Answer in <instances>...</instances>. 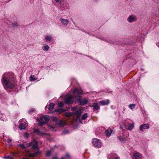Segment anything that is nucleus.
I'll use <instances>...</instances> for the list:
<instances>
[{"label": "nucleus", "instance_id": "obj_1", "mask_svg": "<svg viewBox=\"0 0 159 159\" xmlns=\"http://www.w3.org/2000/svg\"><path fill=\"white\" fill-rule=\"evenodd\" d=\"M72 93H74L73 96L68 94L66 95L65 99V102L66 104H69L72 103L73 101H76L75 97L76 94H82L83 93L82 90H79L77 88H75L73 90Z\"/></svg>", "mask_w": 159, "mask_h": 159}, {"label": "nucleus", "instance_id": "obj_2", "mask_svg": "<svg viewBox=\"0 0 159 159\" xmlns=\"http://www.w3.org/2000/svg\"><path fill=\"white\" fill-rule=\"evenodd\" d=\"M2 81L6 88L12 89L14 86V79H9L7 75H2Z\"/></svg>", "mask_w": 159, "mask_h": 159}, {"label": "nucleus", "instance_id": "obj_3", "mask_svg": "<svg viewBox=\"0 0 159 159\" xmlns=\"http://www.w3.org/2000/svg\"><path fill=\"white\" fill-rule=\"evenodd\" d=\"M81 113V110H79L76 111L74 113H70V112H66L65 114V116L67 117H69L72 116H74L76 118V120H79L80 122L82 123L81 119L80 118V115Z\"/></svg>", "mask_w": 159, "mask_h": 159}, {"label": "nucleus", "instance_id": "obj_4", "mask_svg": "<svg viewBox=\"0 0 159 159\" xmlns=\"http://www.w3.org/2000/svg\"><path fill=\"white\" fill-rule=\"evenodd\" d=\"M50 117L48 115L42 116V117L37 119L39 122L40 126H42L43 125L47 123L49 120Z\"/></svg>", "mask_w": 159, "mask_h": 159}, {"label": "nucleus", "instance_id": "obj_5", "mask_svg": "<svg viewBox=\"0 0 159 159\" xmlns=\"http://www.w3.org/2000/svg\"><path fill=\"white\" fill-rule=\"evenodd\" d=\"M75 99H76V101H78L80 103V104L82 105H84L87 103L88 102V100L85 98H84L83 99H82L81 98L80 96H76L75 97Z\"/></svg>", "mask_w": 159, "mask_h": 159}, {"label": "nucleus", "instance_id": "obj_6", "mask_svg": "<svg viewBox=\"0 0 159 159\" xmlns=\"http://www.w3.org/2000/svg\"><path fill=\"white\" fill-rule=\"evenodd\" d=\"M92 143L94 146L98 148H99L101 146V143L100 140L96 138L93 139Z\"/></svg>", "mask_w": 159, "mask_h": 159}, {"label": "nucleus", "instance_id": "obj_7", "mask_svg": "<svg viewBox=\"0 0 159 159\" xmlns=\"http://www.w3.org/2000/svg\"><path fill=\"white\" fill-rule=\"evenodd\" d=\"M136 17L135 16L130 15L128 18V20L129 23H132L136 21Z\"/></svg>", "mask_w": 159, "mask_h": 159}, {"label": "nucleus", "instance_id": "obj_8", "mask_svg": "<svg viewBox=\"0 0 159 159\" xmlns=\"http://www.w3.org/2000/svg\"><path fill=\"white\" fill-rule=\"evenodd\" d=\"M28 144V146H31L33 149H36L38 148V143L36 141L34 143L30 142Z\"/></svg>", "mask_w": 159, "mask_h": 159}, {"label": "nucleus", "instance_id": "obj_9", "mask_svg": "<svg viewBox=\"0 0 159 159\" xmlns=\"http://www.w3.org/2000/svg\"><path fill=\"white\" fill-rule=\"evenodd\" d=\"M149 126L147 124H145L140 125L139 127L140 130L141 131L143 132L144 130L146 129H148Z\"/></svg>", "mask_w": 159, "mask_h": 159}, {"label": "nucleus", "instance_id": "obj_10", "mask_svg": "<svg viewBox=\"0 0 159 159\" xmlns=\"http://www.w3.org/2000/svg\"><path fill=\"white\" fill-rule=\"evenodd\" d=\"M133 159H143V157L141 155L137 152L133 154Z\"/></svg>", "mask_w": 159, "mask_h": 159}, {"label": "nucleus", "instance_id": "obj_11", "mask_svg": "<svg viewBox=\"0 0 159 159\" xmlns=\"http://www.w3.org/2000/svg\"><path fill=\"white\" fill-rule=\"evenodd\" d=\"M26 124L25 123V124L23 123H20L19 125V127L20 129L21 130H25L26 128Z\"/></svg>", "mask_w": 159, "mask_h": 159}, {"label": "nucleus", "instance_id": "obj_12", "mask_svg": "<svg viewBox=\"0 0 159 159\" xmlns=\"http://www.w3.org/2000/svg\"><path fill=\"white\" fill-rule=\"evenodd\" d=\"M44 38L45 40L48 43H50L52 40V37L50 35L46 36Z\"/></svg>", "mask_w": 159, "mask_h": 159}, {"label": "nucleus", "instance_id": "obj_13", "mask_svg": "<svg viewBox=\"0 0 159 159\" xmlns=\"http://www.w3.org/2000/svg\"><path fill=\"white\" fill-rule=\"evenodd\" d=\"M40 152L39 151H37L36 152H35L33 153H30L29 154V157H34L37 156L40 153Z\"/></svg>", "mask_w": 159, "mask_h": 159}, {"label": "nucleus", "instance_id": "obj_14", "mask_svg": "<svg viewBox=\"0 0 159 159\" xmlns=\"http://www.w3.org/2000/svg\"><path fill=\"white\" fill-rule=\"evenodd\" d=\"M60 20L61 23L64 25H67L69 23V20L67 19L61 18Z\"/></svg>", "mask_w": 159, "mask_h": 159}, {"label": "nucleus", "instance_id": "obj_15", "mask_svg": "<svg viewBox=\"0 0 159 159\" xmlns=\"http://www.w3.org/2000/svg\"><path fill=\"white\" fill-rule=\"evenodd\" d=\"M99 103L102 106L108 104L109 103L108 100H107L104 101H102L99 102Z\"/></svg>", "mask_w": 159, "mask_h": 159}, {"label": "nucleus", "instance_id": "obj_16", "mask_svg": "<svg viewBox=\"0 0 159 159\" xmlns=\"http://www.w3.org/2000/svg\"><path fill=\"white\" fill-rule=\"evenodd\" d=\"M56 124L59 125L60 126L62 127L65 125V123L61 120H59V121H57Z\"/></svg>", "mask_w": 159, "mask_h": 159}, {"label": "nucleus", "instance_id": "obj_17", "mask_svg": "<svg viewBox=\"0 0 159 159\" xmlns=\"http://www.w3.org/2000/svg\"><path fill=\"white\" fill-rule=\"evenodd\" d=\"M112 132V131L111 129H108L107 130L105 131V134L106 136H107L109 137L111 136V133Z\"/></svg>", "mask_w": 159, "mask_h": 159}, {"label": "nucleus", "instance_id": "obj_18", "mask_svg": "<svg viewBox=\"0 0 159 159\" xmlns=\"http://www.w3.org/2000/svg\"><path fill=\"white\" fill-rule=\"evenodd\" d=\"M93 107L94 109L96 110H98L99 107L98 106V104L97 103H93Z\"/></svg>", "mask_w": 159, "mask_h": 159}, {"label": "nucleus", "instance_id": "obj_19", "mask_svg": "<svg viewBox=\"0 0 159 159\" xmlns=\"http://www.w3.org/2000/svg\"><path fill=\"white\" fill-rule=\"evenodd\" d=\"M34 131L35 132L37 133L39 135H43L46 134V133H42L40 131L39 129H34Z\"/></svg>", "mask_w": 159, "mask_h": 159}, {"label": "nucleus", "instance_id": "obj_20", "mask_svg": "<svg viewBox=\"0 0 159 159\" xmlns=\"http://www.w3.org/2000/svg\"><path fill=\"white\" fill-rule=\"evenodd\" d=\"M134 123L130 124L129 125V126L128 128V129L129 130H131L134 128Z\"/></svg>", "mask_w": 159, "mask_h": 159}, {"label": "nucleus", "instance_id": "obj_21", "mask_svg": "<svg viewBox=\"0 0 159 159\" xmlns=\"http://www.w3.org/2000/svg\"><path fill=\"white\" fill-rule=\"evenodd\" d=\"M128 106H129V108L130 109L132 110V109H134L135 107V105L134 104H129Z\"/></svg>", "mask_w": 159, "mask_h": 159}, {"label": "nucleus", "instance_id": "obj_22", "mask_svg": "<svg viewBox=\"0 0 159 159\" xmlns=\"http://www.w3.org/2000/svg\"><path fill=\"white\" fill-rule=\"evenodd\" d=\"M54 106V105L52 103H50L49 104V107L48 108V109L49 110H52L53 109Z\"/></svg>", "mask_w": 159, "mask_h": 159}, {"label": "nucleus", "instance_id": "obj_23", "mask_svg": "<svg viewBox=\"0 0 159 159\" xmlns=\"http://www.w3.org/2000/svg\"><path fill=\"white\" fill-rule=\"evenodd\" d=\"M88 117V115L87 113H85L81 117V119L84 120L86 119Z\"/></svg>", "mask_w": 159, "mask_h": 159}, {"label": "nucleus", "instance_id": "obj_24", "mask_svg": "<svg viewBox=\"0 0 159 159\" xmlns=\"http://www.w3.org/2000/svg\"><path fill=\"white\" fill-rule=\"evenodd\" d=\"M49 48V47L48 45H46L44 47L43 50L47 51L48 50Z\"/></svg>", "mask_w": 159, "mask_h": 159}, {"label": "nucleus", "instance_id": "obj_25", "mask_svg": "<svg viewBox=\"0 0 159 159\" xmlns=\"http://www.w3.org/2000/svg\"><path fill=\"white\" fill-rule=\"evenodd\" d=\"M66 158L64 157H62L61 158V159H66V158H70V156L68 154H66Z\"/></svg>", "mask_w": 159, "mask_h": 159}, {"label": "nucleus", "instance_id": "obj_26", "mask_svg": "<svg viewBox=\"0 0 159 159\" xmlns=\"http://www.w3.org/2000/svg\"><path fill=\"white\" fill-rule=\"evenodd\" d=\"M19 146L22 149H25V146L22 143L19 144Z\"/></svg>", "mask_w": 159, "mask_h": 159}, {"label": "nucleus", "instance_id": "obj_27", "mask_svg": "<svg viewBox=\"0 0 159 159\" xmlns=\"http://www.w3.org/2000/svg\"><path fill=\"white\" fill-rule=\"evenodd\" d=\"M52 150H49L47 152L46 155L47 156L49 157L51 155V152Z\"/></svg>", "mask_w": 159, "mask_h": 159}, {"label": "nucleus", "instance_id": "obj_28", "mask_svg": "<svg viewBox=\"0 0 159 159\" xmlns=\"http://www.w3.org/2000/svg\"><path fill=\"white\" fill-rule=\"evenodd\" d=\"M56 111L59 112H61L62 111H64L62 109H57L56 110H55Z\"/></svg>", "mask_w": 159, "mask_h": 159}, {"label": "nucleus", "instance_id": "obj_29", "mask_svg": "<svg viewBox=\"0 0 159 159\" xmlns=\"http://www.w3.org/2000/svg\"><path fill=\"white\" fill-rule=\"evenodd\" d=\"M34 76H30V80L31 81H34L35 80H36V79H35V78H34Z\"/></svg>", "mask_w": 159, "mask_h": 159}, {"label": "nucleus", "instance_id": "obj_30", "mask_svg": "<svg viewBox=\"0 0 159 159\" xmlns=\"http://www.w3.org/2000/svg\"><path fill=\"white\" fill-rule=\"evenodd\" d=\"M119 139L121 141H124L125 140V139L123 138L121 136L119 138Z\"/></svg>", "mask_w": 159, "mask_h": 159}, {"label": "nucleus", "instance_id": "obj_31", "mask_svg": "<svg viewBox=\"0 0 159 159\" xmlns=\"http://www.w3.org/2000/svg\"><path fill=\"white\" fill-rule=\"evenodd\" d=\"M63 103L62 102H60L58 106L59 107H62L63 106Z\"/></svg>", "mask_w": 159, "mask_h": 159}, {"label": "nucleus", "instance_id": "obj_32", "mask_svg": "<svg viewBox=\"0 0 159 159\" xmlns=\"http://www.w3.org/2000/svg\"><path fill=\"white\" fill-rule=\"evenodd\" d=\"M12 25H13V27H14L17 26H18V25L17 23L16 22L13 23Z\"/></svg>", "mask_w": 159, "mask_h": 159}, {"label": "nucleus", "instance_id": "obj_33", "mask_svg": "<svg viewBox=\"0 0 159 159\" xmlns=\"http://www.w3.org/2000/svg\"><path fill=\"white\" fill-rule=\"evenodd\" d=\"M49 126L50 127V129H52V131H55V129L54 128H53L52 126L49 125Z\"/></svg>", "mask_w": 159, "mask_h": 159}, {"label": "nucleus", "instance_id": "obj_34", "mask_svg": "<svg viewBox=\"0 0 159 159\" xmlns=\"http://www.w3.org/2000/svg\"><path fill=\"white\" fill-rule=\"evenodd\" d=\"M24 136L26 138H28L29 137V134L27 133H25L24 134Z\"/></svg>", "mask_w": 159, "mask_h": 159}, {"label": "nucleus", "instance_id": "obj_35", "mask_svg": "<svg viewBox=\"0 0 159 159\" xmlns=\"http://www.w3.org/2000/svg\"><path fill=\"white\" fill-rule=\"evenodd\" d=\"M77 108V107H73L71 108V110L73 111H74Z\"/></svg>", "mask_w": 159, "mask_h": 159}, {"label": "nucleus", "instance_id": "obj_36", "mask_svg": "<svg viewBox=\"0 0 159 159\" xmlns=\"http://www.w3.org/2000/svg\"><path fill=\"white\" fill-rule=\"evenodd\" d=\"M57 120V118L56 117H53V120L54 121H56Z\"/></svg>", "mask_w": 159, "mask_h": 159}, {"label": "nucleus", "instance_id": "obj_37", "mask_svg": "<svg viewBox=\"0 0 159 159\" xmlns=\"http://www.w3.org/2000/svg\"><path fill=\"white\" fill-rule=\"evenodd\" d=\"M34 109H32V110L30 111H29V112L31 113L32 112H34Z\"/></svg>", "mask_w": 159, "mask_h": 159}, {"label": "nucleus", "instance_id": "obj_38", "mask_svg": "<svg viewBox=\"0 0 159 159\" xmlns=\"http://www.w3.org/2000/svg\"><path fill=\"white\" fill-rule=\"evenodd\" d=\"M7 141L8 143H10L11 142L12 140L10 139H8L7 140Z\"/></svg>", "mask_w": 159, "mask_h": 159}, {"label": "nucleus", "instance_id": "obj_39", "mask_svg": "<svg viewBox=\"0 0 159 159\" xmlns=\"http://www.w3.org/2000/svg\"><path fill=\"white\" fill-rule=\"evenodd\" d=\"M63 132H64V133L65 134H66L68 133L67 130H65V131H64Z\"/></svg>", "mask_w": 159, "mask_h": 159}, {"label": "nucleus", "instance_id": "obj_40", "mask_svg": "<svg viewBox=\"0 0 159 159\" xmlns=\"http://www.w3.org/2000/svg\"><path fill=\"white\" fill-rule=\"evenodd\" d=\"M23 120H25H25L24 119H21L20 120V122H22Z\"/></svg>", "mask_w": 159, "mask_h": 159}, {"label": "nucleus", "instance_id": "obj_41", "mask_svg": "<svg viewBox=\"0 0 159 159\" xmlns=\"http://www.w3.org/2000/svg\"><path fill=\"white\" fill-rule=\"evenodd\" d=\"M52 159H58V158L56 157H54Z\"/></svg>", "mask_w": 159, "mask_h": 159}, {"label": "nucleus", "instance_id": "obj_42", "mask_svg": "<svg viewBox=\"0 0 159 159\" xmlns=\"http://www.w3.org/2000/svg\"><path fill=\"white\" fill-rule=\"evenodd\" d=\"M114 159H120L119 157H116V158H115Z\"/></svg>", "mask_w": 159, "mask_h": 159}, {"label": "nucleus", "instance_id": "obj_43", "mask_svg": "<svg viewBox=\"0 0 159 159\" xmlns=\"http://www.w3.org/2000/svg\"><path fill=\"white\" fill-rule=\"evenodd\" d=\"M56 2H59L60 0H54Z\"/></svg>", "mask_w": 159, "mask_h": 159}, {"label": "nucleus", "instance_id": "obj_44", "mask_svg": "<svg viewBox=\"0 0 159 159\" xmlns=\"http://www.w3.org/2000/svg\"><path fill=\"white\" fill-rule=\"evenodd\" d=\"M23 159H27L26 158H23Z\"/></svg>", "mask_w": 159, "mask_h": 159}]
</instances>
